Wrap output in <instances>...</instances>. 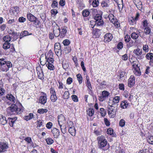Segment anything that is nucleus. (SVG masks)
<instances>
[{
    "mask_svg": "<svg viewBox=\"0 0 153 153\" xmlns=\"http://www.w3.org/2000/svg\"><path fill=\"white\" fill-rule=\"evenodd\" d=\"M23 108L21 107H18L15 104H13L6 109L7 114L8 116L15 114H20L23 112Z\"/></svg>",
    "mask_w": 153,
    "mask_h": 153,
    "instance_id": "1",
    "label": "nucleus"
},
{
    "mask_svg": "<svg viewBox=\"0 0 153 153\" xmlns=\"http://www.w3.org/2000/svg\"><path fill=\"white\" fill-rule=\"evenodd\" d=\"M97 140H98V146L100 149H102L106 146L107 142L104 136H101L99 137H97Z\"/></svg>",
    "mask_w": 153,
    "mask_h": 153,
    "instance_id": "2",
    "label": "nucleus"
},
{
    "mask_svg": "<svg viewBox=\"0 0 153 153\" xmlns=\"http://www.w3.org/2000/svg\"><path fill=\"white\" fill-rule=\"evenodd\" d=\"M140 16V14L137 13L135 17H130L128 18V22L129 24L131 25H134L136 24V21L138 20Z\"/></svg>",
    "mask_w": 153,
    "mask_h": 153,
    "instance_id": "3",
    "label": "nucleus"
},
{
    "mask_svg": "<svg viewBox=\"0 0 153 153\" xmlns=\"http://www.w3.org/2000/svg\"><path fill=\"white\" fill-rule=\"evenodd\" d=\"M58 120L59 125L60 128L62 133H64L65 131V130H63L62 128V126L64 124V123L65 122L64 116L62 115H60L59 116Z\"/></svg>",
    "mask_w": 153,
    "mask_h": 153,
    "instance_id": "4",
    "label": "nucleus"
},
{
    "mask_svg": "<svg viewBox=\"0 0 153 153\" xmlns=\"http://www.w3.org/2000/svg\"><path fill=\"white\" fill-rule=\"evenodd\" d=\"M12 64L11 62L7 61L5 64L0 66L1 70L3 71L7 72L10 68L12 67Z\"/></svg>",
    "mask_w": 153,
    "mask_h": 153,
    "instance_id": "5",
    "label": "nucleus"
},
{
    "mask_svg": "<svg viewBox=\"0 0 153 153\" xmlns=\"http://www.w3.org/2000/svg\"><path fill=\"white\" fill-rule=\"evenodd\" d=\"M69 132L73 136H75L76 134V130L73 125V123L69 121L68 123Z\"/></svg>",
    "mask_w": 153,
    "mask_h": 153,
    "instance_id": "6",
    "label": "nucleus"
},
{
    "mask_svg": "<svg viewBox=\"0 0 153 153\" xmlns=\"http://www.w3.org/2000/svg\"><path fill=\"white\" fill-rule=\"evenodd\" d=\"M108 114L109 117L114 118L116 112L114 110L113 105H109L108 106Z\"/></svg>",
    "mask_w": 153,
    "mask_h": 153,
    "instance_id": "7",
    "label": "nucleus"
},
{
    "mask_svg": "<svg viewBox=\"0 0 153 153\" xmlns=\"http://www.w3.org/2000/svg\"><path fill=\"white\" fill-rule=\"evenodd\" d=\"M110 94V93L106 91H104L102 92V95L99 97V100L102 102L107 98Z\"/></svg>",
    "mask_w": 153,
    "mask_h": 153,
    "instance_id": "8",
    "label": "nucleus"
},
{
    "mask_svg": "<svg viewBox=\"0 0 153 153\" xmlns=\"http://www.w3.org/2000/svg\"><path fill=\"white\" fill-rule=\"evenodd\" d=\"M8 148L7 144L4 143H0V153L6 151Z\"/></svg>",
    "mask_w": 153,
    "mask_h": 153,
    "instance_id": "9",
    "label": "nucleus"
},
{
    "mask_svg": "<svg viewBox=\"0 0 153 153\" xmlns=\"http://www.w3.org/2000/svg\"><path fill=\"white\" fill-rule=\"evenodd\" d=\"M42 93L43 95L40 97L39 102L42 104L44 105L47 102V94L44 92H42Z\"/></svg>",
    "mask_w": 153,
    "mask_h": 153,
    "instance_id": "10",
    "label": "nucleus"
},
{
    "mask_svg": "<svg viewBox=\"0 0 153 153\" xmlns=\"http://www.w3.org/2000/svg\"><path fill=\"white\" fill-rule=\"evenodd\" d=\"M36 70L38 74V78L41 79H44V75L42 70L40 67L37 68Z\"/></svg>",
    "mask_w": 153,
    "mask_h": 153,
    "instance_id": "11",
    "label": "nucleus"
},
{
    "mask_svg": "<svg viewBox=\"0 0 153 153\" xmlns=\"http://www.w3.org/2000/svg\"><path fill=\"white\" fill-rule=\"evenodd\" d=\"M135 84V77L133 76H130L128 81V85L129 87H132Z\"/></svg>",
    "mask_w": 153,
    "mask_h": 153,
    "instance_id": "12",
    "label": "nucleus"
},
{
    "mask_svg": "<svg viewBox=\"0 0 153 153\" xmlns=\"http://www.w3.org/2000/svg\"><path fill=\"white\" fill-rule=\"evenodd\" d=\"M6 98L11 103L14 104L15 103L16 98L12 94H7L6 96Z\"/></svg>",
    "mask_w": 153,
    "mask_h": 153,
    "instance_id": "13",
    "label": "nucleus"
},
{
    "mask_svg": "<svg viewBox=\"0 0 153 153\" xmlns=\"http://www.w3.org/2000/svg\"><path fill=\"white\" fill-rule=\"evenodd\" d=\"M67 27H66L64 26L62 27L60 32V38H62L65 36L67 32Z\"/></svg>",
    "mask_w": 153,
    "mask_h": 153,
    "instance_id": "14",
    "label": "nucleus"
},
{
    "mask_svg": "<svg viewBox=\"0 0 153 153\" xmlns=\"http://www.w3.org/2000/svg\"><path fill=\"white\" fill-rule=\"evenodd\" d=\"M113 36L111 33H106L104 36V41L105 42H108L111 40Z\"/></svg>",
    "mask_w": 153,
    "mask_h": 153,
    "instance_id": "15",
    "label": "nucleus"
},
{
    "mask_svg": "<svg viewBox=\"0 0 153 153\" xmlns=\"http://www.w3.org/2000/svg\"><path fill=\"white\" fill-rule=\"evenodd\" d=\"M52 132L54 138H58L59 135V131L58 129L56 128H53L52 130Z\"/></svg>",
    "mask_w": 153,
    "mask_h": 153,
    "instance_id": "16",
    "label": "nucleus"
},
{
    "mask_svg": "<svg viewBox=\"0 0 153 153\" xmlns=\"http://www.w3.org/2000/svg\"><path fill=\"white\" fill-rule=\"evenodd\" d=\"M9 35L11 38V40L12 39L13 41L17 39L19 37L17 33L14 32H12V33L9 32Z\"/></svg>",
    "mask_w": 153,
    "mask_h": 153,
    "instance_id": "17",
    "label": "nucleus"
},
{
    "mask_svg": "<svg viewBox=\"0 0 153 153\" xmlns=\"http://www.w3.org/2000/svg\"><path fill=\"white\" fill-rule=\"evenodd\" d=\"M133 71L136 76H139L141 75V72L138 65H136V68L133 69Z\"/></svg>",
    "mask_w": 153,
    "mask_h": 153,
    "instance_id": "18",
    "label": "nucleus"
},
{
    "mask_svg": "<svg viewBox=\"0 0 153 153\" xmlns=\"http://www.w3.org/2000/svg\"><path fill=\"white\" fill-rule=\"evenodd\" d=\"M57 27H58V26L56 25V29L54 28L53 30V33L54 36L56 37H57L59 36H60V28H57Z\"/></svg>",
    "mask_w": 153,
    "mask_h": 153,
    "instance_id": "19",
    "label": "nucleus"
},
{
    "mask_svg": "<svg viewBox=\"0 0 153 153\" xmlns=\"http://www.w3.org/2000/svg\"><path fill=\"white\" fill-rule=\"evenodd\" d=\"M17 118L15 117L14 118H8L7 119V121H9V124L10 127L13 126V124L17 120Z\"/></svg>",
    "mask_w": 153,
    "mask_h": 153,
    "instance_id": "20",
    "label": "nucleus"
},
{
    "mask_svg": "<svg viewBox=\"0 0 153 153\" xmlns=\"http://www.w3.org/2000/svg\"><path fill=\"white\" fill-rule=\"evenodd\" d=\"M7 122L5 117L0 114V123L3 125L6 124Z\"/></svg>",
    "mask_w": 153,
    "mask_h": 153,
    "instance_id": "21",
    "label": "nucleus"
},
{
    "mask_svg": "<svg viewBox=\"0 0 153 153\" xmlns=\"http://www.w3.org/2000/svg\"><path fill=\"white\" fill-rule=\"evenodd\" d=\"M10 11L11 13L12 12L15 16H16L19 12V8L18 7H15L12 9Z\"/></svg>",
    "mask_w": 153,
    "mask_h": 153,
    "instance_id": "22",
    "label": "nucleus"
},
{
    "mask_svg": "<svg viewBox=\"0 0 153 153\" xmlns=\"http://www.w3.org/2000/svg\"><path fill=\"white\" fill-rule=\"evenodd\" d=\"M120 97L119 96H115L113 98L112 101V105H114L115 104L118 105V103L119 102L120 100Z\"/></svg>",
    "mask_w": 153,
    "mask_h": 153,
    "instance_id": "23",
    "label": "nucleus"
},
{
    "mask_svg": "<svg viewBox=\"0 0 153 153\" xmlns=\"http://www.w3.org/2000/svg\"><path fill=\"white\" fill-rule=\"evenodd\" d=\"M110 21L113 23L114 26L117 28L119 27L120 26V24L118 22L117 20V19L114 18L112 19V20H111Z\"/></svg>",
    "mask_w": 153,
    "mask_h": 153,
    "instance_id": "24",
    "label": "nucleus"
},
{
    "mask_svg": "<svg viewBox=\"0 0 153 153\" xmlns=\"http://www.w3.org/2000/svg\"><path fill=\"white\" fill-rule=\"evenodd\" d=\"M110 21L113 23L114 26L117 28L119 27L120 26V24L118 22L117 20V19L114 18L112 19V20H111Z\"/></svg>",
    "mask_w": 153,
    "mask_h": 153,
    "instance_id": "25",
    "label": "nucleus"
},
{
    "mask_svg": "<svg viewBox=\"0 0 153 153\" xmlns=\"http://www.w3.org/2000/svg\"><path fill=\"white\" fill-rule=\"evenodd\" d=\"M110 21L113 23L114 26L117 28L119 27L120 26V24L118 22L117 20V19L114 18L112 19V20H111Z\"/></svg>",
    "mask_w": 153,
    "mask_h": 153,
    "instance_id": "26",
    "label": "nucleus"
},
{
    "mask_svg": "<svg viewBox=\"0 0 153 153\" xmlns=\"http://www.w3.org/2000/svg\"><path fill=\"white\" fill-rule=\"evenodd\" d=\"M27 19L31 22L35 21L36 19V17L30 13L27 14Z\"/></svg>",
    "mask_w": 153,
    "mask_h": 153,
    "instance_id": "27",
    "label": "nucleus"
},
{
    "mask_svg": "<svg viewBox=\"0 0 153 153\" xmlns=\"http://www.w3.org/2000/svg\"><path fill=\"white\" fill-rule=\"evenodd\" d=\"M31 35H32V33L29 34V33L26 30H25L21 33L19 36V38L20 39H21L24 36Z\"/></svg>",
    "mask_w": 153,
    "mask_h": 153,
    "instance_id": "28",
    "label": "nucleus"
},
{
    "mask_svg": "<svg viewBox=\"0 0 153 153\" xmlns=\"http://www.w3.org/2000/svg\"><path fill=\"white\" fill-rule=\"evenodd\" d=\"M128 106V103L126 101L122 102L121 104V107L123 109L126 108Z\"/></svg>",
    "mask_w": 153,
    "mask_h": 153,
    "instance_id": "29",
    "label": "nucleus"
},
{
    "mask_svg": "<svg viewBox=\"0 0 153 153\" xmlns=\"http://www.w3.org/2000/svg\"><path fill=\"white\" fill-rule=\"evenodd\" d=\"M86 79L87 80V82H86V85L87 87L90 90H91L92 88L91 86V83L90 81L89 80V77L88 76H86Z\"/></svg>",
    "mask_w": 153,
    "mask_h": 153,
    "instance_id": "30",
    "label": "nucleus"
},
{
    "mask_svg": "<svg viewBox=\"0 0 153 153\" xmlns=\"http://www.w3.org/2000/svg\"><path fill=\"white\" fill-rule=\"evenodd\" d=\"M134 53L136 55L139 56L142 54V51L139 48H137V49L134 50Z\"/></svg>",
    "mask_w": 153,
    "mask_h": 153,
    "instance_id": "31",
    "label": "nucleus"
},
{
    "mask_svg": "<svg viewBox=\"0 0 153 153\" xmlns=\"http://www.w3.org/2000/svg\"><path fill=\"white\" fill-rule=\"evenodd\" d=\"M3 41L6 42H9L11 40L9 35H7L4 36L3 38Z\"/></svg>",
    "mask_w": 153,
    "mask_h": 153,
    "instance_id": "32",
    "label": "nucleus"
},
{
    "mask_svg": "<svg viewBox=\"0 0 153 153\" xmlns=\"http://www.w3.org/2000/svg\"><path fill=\"white\" fill-rule=\"evenodd\" d=\"M139 33L140 32H139V33H133L131 34V37L133 39H136L138 38Z\"/></svg>",
    "mask_w": 153,
    "mask_h": 153,
    "instance_id": "33",
    "label": "nucleus"
},
{
    "mask_svg": "<svg viewBox=\"0 0 153 153\" xmlns=\"http://www.w3.org/2000/svg\"><path fill=\"white\" fill-rule=\"evenodd\" d=\"M10 44L9 42H5L3 45V48L5 50H7L10 48Z\"/></svg>",
    "mask_w": 153,
    "mask_h": 153,
    "instance_id": "34",
    "label": "nucleus"
},
{
    "mask_svg": "<svg viewBox=\"0 0 153 153\" xmlns=\"http://www.w3.org/2000/svg\"><path fill=\"white\" fill-rule=\"evenodd\" d=\"M147 140L149 143L153 145V136H148L147 138Z\"/></svg>",
    "mask_w": 153,
    "mask_h": 153,
    "instance_id": "35",
    "label": "nucleus"
},
{
    "mask_svg": "<svg viewBox=\"0 0 153 153\" xmlns=\"http://www.w3.org/2000/svg\"><path fill=\"white\" fill-rule=\"evenodd\" d=\"M88 114L91 117L94 114V110L93 108H90L87 111Z\"/></svg>",
    "mask_w": 153,
    "mask_h": 153,
    "instance_id": "36",
    "label": "nucleus"
},
{
    "mask_svg": "<svg viewBox=\"0 0 153 153\" xmlns=\"http://www.w3.org/2000/svg\"><path fill=\"white\" fill-rule=\"evenodd\" d=\"M33 117V114L32 113H30L28 115L24 117V119L27 120H29Z\"/></svg>",
    "mask_w": 153,
    "mask_h": 153,
    "instance_id": "37",
    "label": "nucleus"
},
{
    "mask_svg": "<svg viewBox=\"0 0 153 153\" xmlns=\"http://www.w3.org/2000/svg\"><path fill=\"white\" fill-rule=\"evenodd\" d=\"M48 110L46 109L39 108L37 112L40 114H43L48 112Z\"/></svg>",
    "mask_w": 153,
    "mask_h": 153,
    "instance_id": "38",
    "label": "nucleus"
},
{
    "mask_svg": "<svg viewBox=\"0 0 153 153\" xmlns=\"http://www.w3.org/2000/svg\"><path fill=\"white\" fill-rule=\"evenodd\" d=\"M89 11L88 10L85 9L83 11L82 15L84 17H86L89 16Z\"/></svg>",
    "mask_w": 153,
    "mask_h": 153,
    "instance_id": "39",
    "label": "nucleus"
},
{
    "mask_svg": "<svg viewBox=\"0 0 153 153\" xmlns=\"http://www.w3.org/2000/svg\"><path fill=\"white\" fill-rule=\"evenodd\" d=\"M108 0H103L101 4L102 7H107L108 6Z\"/></svg>",
    "mask_w": 153,
    "mask_h": 153,
    "instance_id": "40",
    "label": "nucleus"
},
{
    "mask_svg": "<svg viewBox=\"0 0 153 153\" xmlns=\"http://www.w3.org/2000/svg\"><path fill=\"white\" fill-rule=\"evenodd\" d=\"M46 141L47 144L48 145H51L54 142V141L53 139L50 137L47 138L46 139Z\"/></svg>",
    "mask_w": 153,
    "mask_h": 153,
    "instance_id": "41",
    "label": "nucleus"
},
{
    "mask_svg": "<svg viewBox=\"0 0 153 153\" xmlns=\"http://www.w3.org/2000/svg\"><path fill=\"white\" fill-rule=\"evenodd\" d=\"M46 58H49L53 57V54L51 50H50L48 53L45 54Z\"/></svg>",
    "mask_w": 153,
    "mask_h": 153,
    "instance_id": "42",
    "label": "nucleus"
},
{
    "mask_svg": "<svg viewBox=\"0 0 153 153\" xmlns=\"http://www.w3.org/2000/svg\"><path fill=\"white\" fill-rule=\"evenodd\" d=\"M92 4L94 7H97L99 4V1L98 0H93Z\"/></svg>",
    "mask_w": 153,
    "mask_h": 153,
    "instance_id": "43",
    "label": "nucleus"
},
{
    "mask_svg": "<svg viewBox=\"0 0 153 153\" xmlns=\"http://www.w3.org/2000/svg\"><path fill=\"white\" fill-rule=\"evenodd\" d=\"M76 77L79 84H81L82 81V78L81 75L79 74H78L76 75Z\"/></svg>",
    "mask_w": 153,
    "mask_h": 153,
    "instance_id": "44",
    "label": "nucleus"
},
{
    "mask_svg": "<svg viewBox=\"0 0 153 153\" xmlns=\"http://www.w3.org/2000/svg\"><path fill=\"white\" fill-rule=\"evenodd\" d=\"M151 29L149 27H145L144 29V32L146 35L149 34L151 32Z\"/></svg>",
    "mask_w": 153,
    "mask_h": 153,
    "instance_id": "45",
    "label": "nucleus"
},
{
    "mask_svg": "<svg viewBox=\"0 0 153 153\" xmlns=\"http://www.w3.org/2000/svg\"><path fill=\"white\" fill-rule=\"evenodd\" d=\"M147 59L150 60L153 59V53H147L146 56Z\"/></svg>",
    "mask_w": 153,
    "mask_h": 153,
    "instance_id": "46",
    "label": "nucleus"
},
{
    "mask_svg": "<svg viewBox=\"0 0 153 153\" xmlns=\"http://www.w3.org/2000/svg\"><path fill=\"white\" fill-rule=\"evenodd\" d=\"M96 25L97 26H100L104 24V22L102 19L98 21H96Z\"/></svg>",
    "mask_w": 153,
    "mask_h": 153,
    "instance_id": "47",
    "label": "nucleus"
},
{
    "mask_svg": "<svg viewBox=\"0 0 153 153\" xmlns=\"http://www.w3.org/2000/svg\"><path fill=\"white\" fill-rule=\"evenodd\" d=\"M69 93L68 91H65L63 94V98L65 99H68L69 97Z\"/></svg>",
    "mask_w": 153,
    "mask_h": 153,
    "instance_id": "48",
    "label": "nucleus"
},
{
    "mask_svg": "<svg viewBox=\"0 0 153 153\" xmlns=\"http://www.w3.org/2000/svg\"><path fill=\"white\" fill-rule=\"evenodd\" d=\"M100 110L101 116L103 117H104L106 114V112L105 110L103 108H100Z\"/></svg>",
    "mask_w": 153,
    "mask_h": 153,
    "instance_id": "49",
    "label": "nucleus"
},
{
    "mask_svg": "<svg viewBox=\"0 0 153 153\" xmlns=\"http://www.w3.org/2000/svg\"><path fill=\"white\" fill-rule=\"evenodd\" d=\"M51 101L53 102H55L57 100V97L56 95H51L50 97Z\"/></svg>",
    "mask_w": 153,
    "mask_h": 153,
    "instance_id": "50",
    "label": "nucleus"
},
{
    "mask_svg": "<svg viewBox=\"0 0 153 153\" xmlns=\"http://www.w3.org/2000/svg\"><path fill=\"white\" fill-rule=\"evenodd\" d=\"M102 19V16L100 15V14H97L96 15L95 18L94 19L95 20V21H98Z\"/></svg>",
    "mask_w": 153,
    "mask_h": 153,
    "instance_id": "51",
    "label": "nucleus"
},
{
    "mask_svg": "<svg viewBox=\"0 0 153 153\" xmlns=\"http://www.w3.org/2000/svg\"><path fill=\"white\" fill-rule=\"evenodd\" d=\"M125 124V122L124 119H121L119 122V126L121 127H123L124 126Z\"/></svg>",
    "mask_w": 153,
    "mask_h": 153,
    "instance_id": "52",
    "label": "nucleus"
},
{
    "mask_svg": "<svg viewBox=\"0 0 153 153\" xmlns=\"http://www.w3.org/2000/svg\"><path fill=\"white\" fill-rule=\"evenodd\" d=\"M46 66H47L49 69L52 70L54 69V66L52 64L48 63L46 64Z\"/></svg>",
    "mask_w": 153,
    "mask_h": 153,
    "instance_id": "53",
    "label": "nucleus"
},
{
    "mask_svg": "<svg viewBox=\"0 0 153 153\" xmlns=\"http://www.w3.org/2000/svg\"><path fill=\"white\" fill-rule=\"evenodd\" d=\"M131 38L130 36L128 35H126L124 38V40L125 42H128L130 41Z\"/></svg>",
    "mask_w": 153,
    "mask_h": 153,
    "instance_id": "54",
    "label": "nucleus"
},
{
    "mask_svg": "<svg viewBox=\"0 0 153 153\" xmlns=\"http://www.w3.org/2000/svg\"><path fill=\"white\" fill-rule=\"evenodd\" d=\"M7 61H6L5 59L1 58L0 59V65L1 66V65H3L6 63Z\"/></svg>",
    "mask_w": 153,
    "mask_h": 153,
    "instance_id": "55",
    "label": "nucleus"
},
{
    "mask_svg": "<svg viewBox=\"0 0 153 153\" xmlns=\"http://www.w3.org/2000/svg\"><path fill=\"white\" fill-rule=\"evenodd\" d=\"M63 43L65 46L68 45L70 43V42L68 39L64 40L63 42Z\"/></svg>",
    "mask_w": 153,
    "mask_h": 153,
    "instance_id": "56",
    "label": "nucleus"
},
{
    "mask_svg": "<svg viewBox=\"0 0 153 153\" xmlns=\"http://www.w3.org/2000/svg\"><path fill=\"white\" fill-rule=\"evenodd\" d=\"M71 98L73 101L75 102H77L78 101V98L77 96L75 95H73L71 96Z\"/></svg>",
    "mask_w": 153,
    "mask_h": 153,
    "instance_id": "57",
    "label": "nucleus"
},
{
    "mask_svg": "<svg viewBox=\"0 0 153 153\" xmlns=\"http://www.w3.org/2000/svg\"><path fill=\"white\" fill-rule=\"evenodd\" d=\"M58 5V3L56 1H53L51 6L52 8H55L57 7Z\"/></svg>",
    "mask_w": 153,
    "mask_h": 153,
    "instance_id": "58",
    "label": "nucleus"
},
{
    "mask_svg": "<svg viewBox=\"0 0 153 153\" xmlns=\"http://www.w3.org/2000/svg\"><path fill=\"white\" fill-rule=\"evenodd\" d=\"M46 59L47 61L48 62V63L52 64L53 63L54 59L53 57L46 58Z\"/></svg>",
    "mask_w": 153,
    "mask_h": 153,
    "instance_id": "59",
    "label": "nucleus"
},
{
    "mask_svg": "<svg viewBox=\"0 0 153 153\" xmlns=\"http://www.w3.org/2000/svg\"><path fill=\"white\" fill-rule=\"evenodd\" d=\"M50 92L51 94V95L55 96V95H56V92L54 89L53 88H51L50 89Z\"/></svg>",
    "mask_w": 153,
    "mask_h": 153,
    "instance_id": "60",
    "label": "nucleus"
},
{
    "mask_svg": "<svg viewBox=\"0 0 153 153\" xmlns=\"http://www.w3.org/2000/svg\"><path fill=\"white\" fill-rule=\"evenodd\" d=\"M143 49L145 52H147L149 51V47L147 45H144L143 47Z\"/></svg>",
    "mask_w": 153,
    "mask_h": 153,
    "instance_id": "61",
    "label": "nucleus"
},
{
    "mask_svg": "<svg viewBox=\"0 0 153 153\" xmlns=\"http://www.w3.org/2000/svg\"><path fill=\"white\" fill-rule=\"evenodd\" d=\"M96 25V21H90V27L92 28L94 27V26Z\"/></svg>",
    "mask_w": 153,
    "mask_h": 153,
    "instance_id": "62",
    "label": "nucleus"
},
{
    "mask_svg": "<svg viewBox=\"0 0 153 153\" xmlns=\"http://www.w3.org/2000/svg\"><path fill=\"white\" fill-rule=\"evenodd\" d=\"M107 133L110 135H112L113 134V130L111 128L108 129L107 130Z\"/></svg>",
    "mask_w": 153,
    "mask_h": 153,
    "instance_id": "63",
    "label": "nucleus"
},
{
    "mask_svg": "<svg viewBox=\"0 0 153 153\" xmlns=\"http://www.w3.org/2000/svg\"><path fill=\"white\" fill-rule=\"evenodd\" d=\"M67 83L68 85L71 84V83L72 82L73 79L72 78L69 77H68L67 80Z\"/></svg>",
    "mask_w": 153,
    "mask_h": 153,
    "instance_id": "64",
    "label": "nucleus"
}]
</instances>
